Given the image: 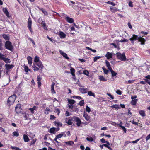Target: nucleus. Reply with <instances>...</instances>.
I'll list each match as a JSON object with an SVG mask.
<instances>
[{
    "mask_svg": "<svg viewBox=\"0 0 150 150\" xmlns=\"http://www.w3.org/2000/svg\"><path fill=\"white\" fill-rule=\"evenodd\" d=\"M139 114L142 117H144L146 116L145 111L144 110H140L139 112Z\"/></svg>",
    "mask_w": 150,
    "mask_h": 150,
    "instance_id": "obj_20",
    "label": "nucleus"
},
{
    "mask_svg": "<svg viewBox=\"0 0 150 150\" xmlns=\"http://www.w3.org/2000/svg\"><path fill=\"white\" fill-rule=\"evenodd\" d=\"M137 101L138 99H135L134 100H132L131 102V103L133 105H135L137 103Z\"/></svg>",
    "mask_w": 150,
    "mask_h": 150,
    "instance_id": "obj_27",
    "label": "nucleus"
},
{
    "mask_svg": "<svg viewBox=\"0 0 150 150\" xmlns=\"http://www.w3.org/2000/svg\"><path fill=\"white\" fill-rule=\"evenodd\" d=\"M101 58V57L100 56H96L94 58L93 61L95 62Z\"/></svg>",
    "mask_w": 150,
    "mask_h": 150,
    "instance_id": "obj_43",
    "label": "nucleus"
},
{
    "mask_svg": "<svg viewBox=\"0 0 150 150\" xmlns=\"http://www.w3.org/2000/svg\"><path fill=\"white\" fill-rule=\"evenodd\" d=\"M27 60L28 61V64L30 65L31 66L32 63V59L31 57L30 56H28L27 57Z\"/></svg>",
    "mask_w": 150,
    "mask_h": 150,
    "instance_id": "obj_13",
    "label": "nucleus"
},
{
    "mask_svg": "<svg viewBox=\"0 0 150 150\" xmlns=\"http://www.w3.org/2000/svg\"><path fill=\"white\" fill-rule=\"evenodd\" d=\"M98 77L99 80L100 81H107L106 79L103 76L101 75L99 76Z\"/></svg>",
    "mask_w": 150,
    "mask_h": 150,
    "instance_id": "obj_22",
    "label": "nucleus"
},
{
    "mask_svg": "<svg viewBox=\"0 0 150 150\" xmlns=\"http://www.w3.org/2000/svg\"><path fill=\"white\" fill-rule=\"evenodd\" d=\"M34 61L36 63L39 61H40L39 60V57L38 56H36L35 57Z\"/></svg>",
    "mask_w": 150,
    "mask_h": 150,
    "instance_id": "obj_36",
    "label": "nucleus"
},
{
    "mask_svg": "<svg viewBox=\"0 0 150 150\" xmlns=\"http://www.w3.org/2000/svg\"><path fill=\"white\" fill-rule=\"evenodd\" d=\"M79 90L80 92L82 93H86L87 92L86 89L79 88Z\"/></svg>",
    "mask_w": 150,
    "mask_h": 150,
    "instance_id": "obj_25",
    "label": "nucleus"
},
{
    "mask_svg": "<svg viewBox=\"0 0 150 150\" xmlns=\"http://www.w3.org/2000/svg\"><path fill=\"white\" fill-rule=\"evenodd\" d=\"M103 145L104 146H105V147H107L108 149H109L110 150L111 149V148L109 146H108L107 144H104Z\"/></svg>",
    "mask_w": 150,
    "mask_h": 150,
    "instance_id": "obj_60",
    "label": "nucleus"
},
{
    "mask_svg": "<svg viewBox=\"0 0 150 150\" xmlns=\"http://www.w3.org/2000/svg\"><path fill=\"white\" fill-rule=\"evenodd\" d=\"M35 65L38 66L39 68L42 69L43 68L44 66L43 65L41 61L39 62L36 63H35Z\"/></svg>",
    "mask_w": 150,
    "mask_h": 150,
    "instance_id": "obj_11",
    "label": "nucleus"
},
{
    "mask_svg": "<svg viewBox=\"0 0 150 150\" xmlns=\"http://www.w3.org/2000/svg\"><path fill=\"white\" fill-rule=\"evenodd\" d=\"M36 140H37L36 139H32V141L30 143V145H31L34 144L35 143V142Z\"/></svg>",
    "mask_w": 150,
    "mask_h": 150,
    "instance_id": "obj_49",
    "label": "nucleus"
},
{
    "mask_svg": "<svg viewBox=\"0 0 150 150\" xmlns=\"http://www.w3.org/2000/svg\"><path fill=\"white\" fill-rule=\"evenodd\" d=\"M16 97V96L14 94H13L9 97L7 101V103L9 105H11L13 104Z\"/></svg>",
    "mask_w": 150,
    "mask_h": 150,
    "instance_id": "obj_3",
    "label": "nucleus"
},
{
    "mask_svg": "<svg viewBox=\"0 0 150 150\" xmlns=\"http://www.w3.org/2000/svg\"><path fill=\"white\" fill-rule=\"evenodd\" d=\"M41 24L42 25V26L43 27L44 29L45 30H47V26L46 25V24L44 21H42L41 23Z\"/></svg>",
    "mask_w": 150,
    "mask_h": 150,
    "instance_id": "obj_23",
    "label": "nucleus"
},
{
    "mask_svg": "<svg viewBox=\"0 0 150 150\" xmlns=\"http://www.w3.org/2000/svg\"><path fill=\"white\" fill-rule=\"evenodd\" d=\"M23 137L24 140L25 142H27L29 141V138L27 135L24 134L23 135Z\"/></svg>",
    "mask_w": 150,
    "mask_h": 150,
    "instance_id": "obj_21",
    "label": "nucleus"
},
{
    "mask_svg": "<svg viewBox=\"0 0 150 150\" xmlns=\"http://www.w3.org/2000/svg\"><path fill=\"white\" fill-rule=\"evenodd\" d=\"M105 63L106 64V66L107 67L108 69L110 71H111V70H112V69L110 65L109 62L108 61H107V60L106 61Z\"/></svg>",
    "mask_w": 150,
    "mask_h": 150,
    "instance_id": "obj_16",
    "label": "nucleus"
},
{
    "mask_svg": "<svg viewBox=\"0 0 150 150\" xmlns=\"http://www.w3.org/2000/svg\"><path fill=\"white\" fill-rule=\"evenodd\" d=\"M86 139L89 142H92L93 141V139L92 137H90V138L87 137Z\"/></svg>",
    "mask_w": 150,
    "mask_h": 150,
    "instance_id": "obj_50",
    "label": "nucleus"
},
{
    "mask_svg": "<svg viewBox=\"0 0 150 150\" xmlns=\"http://www.w3.org/2000/svg\"><path fill=\"white\" fill-rule=\"evenodd\" d=\"M107 94L109 96H110L112 99H114V97H113V96H112V95H111V94H110V93H107Z\"/></svg>",
    "mask_w": 150,
    "mask_h": 150,
    "instance_id": "obj_62",
    "label": "nucleus"
},
{
    "mask_svg": "<svg viewBox=\"0 0 150 150\" xmlns=\"http://www.w3.org/2000/svg\"><path fill=\"white\" fill-rule=\"evenodd\" d=\"M131 7H132L133 6V4H132V2L130 1L129 4H128Z\"/></svg>",
    "mask_w": 150,
    "mask_h": 150,
    "instance_id": "obj_59",
    "label": "nucleus"
},
{
    "mask_svg": "<svg viewBox=\"0 0 150 150\" xmlns=\"http://www.w3.org/2000/svg\"><path fill=\"white\" fill-rule=\"evenodd\" d=\"M25 71L26 72H28L29 71H30V70L28 69V67L26 66H25L24 67Z\"/></svg>",
    "mask_w": 150,
    "mask_h": 150,
    "instance_id": "obj_44",
    "label": "nucleus"
},
{
    "mask_svg": "<svg viewBox=\"0 0 150 150\" xmlns=\"http://www.w3.org/2000/svg\"><path fill=\"white\" fill-rule=\"evenodd\" d=\"M15 110L17 113H20L22 110L21 105L20 104H17L16 106Z\"/></svg>",
    "mask_w": 150,
    "mask_h": 150,
    "instance_id": "obj_5",
    "label": "nucleus"
},
{
    "mask_svg": "<svg viewBox=\"0 0 150 150\" xmlns=\"http://www.w3.org/2000/svg\"><path fill=\"white\" fill-rule=\"evenodd\" d=\"M59 35L60 38H61L65 37L66 36V35L62 32H61L60 33Z\"/></svg>",
    "mask_w": 150,
    "mask_h": 150,
    "instance_id": "obj_29",
    "label": "nucleus"
},
{
    "mask_svg": "<svg viewBox=\"0 0 150 150\" xmlns=\"http://www.w3.org/2000/svg\"><path fill=\"white\" fill-rule=\"evenodd\" d=\"M55 125L57 126L58 127H61L62 125V124L59 122H55Z\"/></svg>",
    "mask_w": 150,
    "mask_h": 150,
    "instance_id": "obj_35",
    "label": "nucleus"
},
{
    "mask_svg": "<svg viewBox=\"0 0 150 150\" xmlns=\"http://www.w3.org/2000/svg\"><path fill=\"white\" fill-rule=\"evenodd\" d=\"M83 74L88 76H89V74L88 71L86 70H84L83 71Z\"/></svg>",
    "mask_w": 150,
    "mask_h": 150,
    "instance_id": "obj_37",
    "label": "nucleus"
},
{
    "mask_svg": "<svg viewBox=\"0 0 150 150\" xmlns=\"http://www.w3.org/2000/svg\"><path fill=\"white\" fill-rule=\"evenodd\" d=\"M37 108V107L36 106H34L32 108H29V110H30L32 114H33L34 113V110H35Z\"/></svg>",
    "mask_w": 150,
    "mask_h": 150,
    "instance_id": "obj_17",
    "label": "nucleus"
},
{
    "mask_svg": "<svg viewBox=\"0 0 150 150\" xmlns=\"http://www.w3.org/2000/svg\"><path fill=\"white\" fill-rule=\"evenodd\" d=\"M56 136L58 139L61 138L62 137L61 133L59 134L58 135H56Z\"/></svg>",
    "mask_w": 150,
    "mask_h": 150,
    "instance_id": "obj_55",
    "label": "nucleus"
},
{
    "mask_svg": "<svg viewBox=\"0 0 150 150\" xmlns=\"http://www.w3.org/2000/svg\"><path fill=\"white\" fill-rule=\"evenodd\" d=\"M83 116L86 120L87 121L89 120L90 119V117L89 116H88V114L86 113V114L84 112L83 115Z\"/></svg>",
    "mask_w": 150,
    "mask_h": 150,
    "instance_id": "obj_14",
    "label": "nucleus"
},
{
    "mask_svg": "<svg viewBox=\"0 0 150 150\" xmlns=\"http://www.w3.org/2000/svg\"><path fill=\"white\" fill-rule=\"evenodd\" d=\"M105 57H106L108 59H109L110 58L112 57V55L111 53L108 52L105 55Z\"/></svg>",
    "mask_w": 150,
    "mask_h": 150,
    "instance_id": "obj_15",
    "label": "nucleus"
},
{
    "mask_svg": "<svg viewBox=\"0 0 150 150\" xmlns=\"http://www.w3.org/2000/svg\"><path fill=\"white\" fill-rule=\"evenodd\" d=\"M106 3L110 4H111L112 6H115V3H114L113 2L108 1V2H106Z\"/></svg>",
    "mask_w": 150,
    "mask_h": 150,
    "instance_id": "obj_46",
    "label": "nucleus"
},
{
    "mask_svg": "<svg viewBox=\"0 0 150 150\" xmlns=\"http://www.w3.org/2000/svg\"><path fill=\"white\" fill-rule=\"evenodd\" d=\"M131 122H132V124H134L135 125H138V123L135 122L134 121V120H132V121H131Z\"/></svg>",
    "mask_w": 150,
    "mask_h": 150,
    "instance_id": "obj_63",
    "label": "nucleus"
},
{
    "mask_svg": "<svg viewBox=\"0 0 150 150\" xmlns=\"http://www.w3.org/2000/svg\"><path fill=\"white\" fill-rule=\"evenodd\" d=\"M144 80L145 81V82L147 83L149 85H150V81L147 79H144Z\"/></svg>",
    "mask_w": 150,
    "mask_h": 150,
    "instance_id": "obj_57",
    "label": "nucleus"
},
{
    "mask_svg": "<svg viewBox=\"0 0 150 150\" xmlns=\"http://www.w3.org/2000/svg\"><path fill=\"white\" fill-rule=\"evenodd\" d=\"M120 127H121L122 129L124 131L125 133H126V129L123 126L120 125Z\"/></svg>",
    "mask_w": 150,
    "mask_h": 150,
    "instance_id": "obj_48",
    "label": "nucleus"
},
{
    "mask_svg": "<svg viewBox=\"0 0 150 150\" xmlns=\"http://www.w3.org/2000/svg\"><path fill=\"white\" fill-rule=\"evenodd\" d=\"M59 52L63 56V57H64L65 58L67 59H68L69 58L67 56V54L64 52L63 51H62L61 50H59Z\"/></svg>",
    "mask_w": 150,
    "mask_h": 150,
    "instance_id": "obj_7",
    "label": "nucleus"
},
{
    "mask_svg": "<svg viewBox=\"0 0 150 150\" xmlns=\"http://www.w3.org/2000/svg\"><path fill=\"white\" fill-rule=\"evenodd\" d=\"M143 37H139L138 35L135 34L132 35V37L130 38V40L131 41L132 43H133V41L134 40H138L139 42H141V44L144 45L145 43L146 40L143 38Z\"/></svg>",
    "mask_w": 150,
    "mask_h": 150,
    "instance_id": "obj_1",
    "label": "nucleus"
},
{
    "mask_svg": "<svg viewBox=\"0 0 150 150\" xmlns=\"http://www.w3.org/2000/svg\"><path fill=\"white\" fill-rule=\"evenodd\" d=\"M12 149H14L15 150H22L19 148L16 147H11Z\"/></svg>",
    "mask_w": 150,
    "mask_h": 150,
    "instance_id": "obj_53",
    "label": "nucleus"
},
{
    "mask_svg": "<svg viewBox=\"0 0 150 150\" xmlns=\"http://www.w3.org/2000/svg\"><path fill=\"white\" fill-rule=\"evenodd\" d=\"M110 9L111 11L113 12H115L116 11V9L115 8L113 7H111L110 8Z\"/></svg>",
    "mask_w": 150,
    "mask_h": 150,
    "instance_id": "obj_40",
    "label": "nucleus"
},
{
    "mask_svg": "<svg viewBox=\"0 0 150 150\" xmlns=\"http://www.w3.org/2000/svg\"><path fill=\"white\" fill-rule=\"evenodd\" d=\"M88 94L89 96H92L95 97V94L94 93H93L91 91H90L88 92Z\"/></svg>",
    "mask_w": 150,
    "mask_h": 150,
    "instance_id": "obj_30",
    "label": "nucleus"
},
{
    "mask_svg": "<svg viewBox=\"0 0 150 150\" xmlns=\"http://www.w3.org/2000/svg\"><path fill=\"white\" fill-rule=\"evenodd\" d=\"M5 66L6 69L8 70L11 69H12L14 66L13 65L7 64H5Z\"/></svg>",
    "mask_w": 150,
    "mask_h": 150,
    "instance_id": "obj_18",
    "label": "nucleus"
},
{
    "mask_svg": "<svg viewBox=\"0 0 150 150\" xmlns=\"http://www.w3.org/2000/svg\"><path fill=\"white\" fill-rule=\"evenodd\" d=\"M34 70L35 71H37L39 70V68L36 66V65L33 64V66L32 67Z\"/></svg>",
    "mask_w": 150,
    "mask_h": 150,
    "instance_id": "obj_34",
    "label": "nucleus"
},
{
    "mask_svg": "<svg viewBox=\"0 0 150 150\" xmlns=\"http://www.w3.org/2000/svg\"><path fill=\"white\" fill-rule=\"evenodd\" d=\"M55 131V128H52L50 129V132L51 133L54 134Z\"/></svg>",
    "mask_w": 150,
    "mask_h": 150,
    "instance_id": "obj_38",
    "label": "nucleus"
},
{
    "mask_svg": "<svg viewBox=\"0 0 150 150\" xmlns=\"http://www.w3.org/2000/svg\"><path fill=\"white\" fill-rule=\"evenodd\" d=\"M3 11L4 13L9 18L10 17L9 13L6 8H3Z\"/></svg>",
    "mask_w": 150,
    "mask_h": 150,
    "instance_id": "obj_10",
    "label": "nucleus"
},
{
    "mask_svg": "<svg viewBox=\"0 0 150 150\" xmlns=\"http://www.w3.org/2000/svg\"><path fill=\"white\" fill-rule=\"evenodd\" d=\"M3 38L6 40H8L10 38V36L8 34H3L2 35Z\"/></svg>",
    "mask_w": 150,
    "mask_h": 150,
    "instance_id": "obj_12",
    "label": "nucleus"
},
{
    "mask_svg": "<svg viewBox=\"0 0 150 150\" xmlns=\"http://www.w3.org/2000/svg\"><path fill=\"white\" fill-rule=\"evenodd\" d=\"M13 135L14 136L18 137L19 136V134L18 132L15 131L13 133Z\"/></svg>",
    "mask_w": 150,
    "mask_h": 150,
    "instance_id": "obj_41",
    "label": "nucleus"
},
{
    "mask_svg": "<svg viewBox=\"0 0 150 150\" xmlns=\"http://www.w3.org/2000/svg\"><path fill=\"white\" fill-rule=\"evenodd\" d=\"M6 63L8 64L10 63V59L8 58L4 57V59L3 60Z\"/></svg>",
    "mask_w": 150,
    "mask_h": 150,
    "instance_id": "obj_24",
    "label": "nucleus"
},
{
    "mask_svg": "<svg viewBox=\"0 0 150 150\" xmlns=\"http://www.w3.org/2000/svg\"><path fill=\"white\" fill-rule=\"evenodd\" d=\"M110 71L111 73L112 77H114L117 74V73L115 72L112 69Z\"/></svg>",
    "mask_w": 150,
    "mask_h": 150,
    "instance_id": "obj_33",
    "label": "nucleus"
},
{
    "mask_svg": "<svg viewBox=\"0 0 150 150\" xmlns=\"http://www.w3.org/2000/svg\"><path fill=\"white\" fill-rule=\"evenodd\" d=\"M4 46L6 48L11 51H12L13 50V47L12 45V43L9 41H6L5 42Z\"/></svg>",
    "mask_w": 150,
    "mask_h": 150,
    "instance_id": "obj_4",
    "label": "nucleus"
},
{
    "mask_svg": "<svg viewBox=\"0 0 150 150\" xmlns=\"http://www.w3.org/2000/svg\"><path fill=\"white\" fill-rule=\"evenodd\" d=\"M74 121L77 122L76 124L77 126H79L80 125V124L81 122L80 119L77 117H74Z\"/></svg>",
    "mask_w": 150,
    "mask_h": 150,
    "instance_id": "obj_8",
    "label": "nucleus"
},
{
    "mask_svg": "<svg viewBox=\"0 0 150 150\" xmlns=\"http://www.w3.org/2000/svg\"><path fill=\"white\" fill-rule=\"evenodd\" d=\"M65 143L67 145L71 146L74 144V142L73 141H70L66 142Z\"/></svg>",
    "mask_w": 150,
    "mask_h": 150,
    "instance_id": "obj_26",
    "label": "nucleus"
},
{
    "mask_svg": "<svg viewBox=\"0 0 150 150\" xmlns=\"http://www.w3.org/2000/svg\"><path fill=\"white\" fill-rule=\"evenodd\" d=\"M116 93H117L119 95H120L122 94L121 91L119 90H117L116 91Z\"/></svg>",
    "mask_w": 150,
    "mask_h": 150,
    "instance_id": "obj_58",
    "label": "nucleus"
},
{
    "mask_svg": "<svg viewBox=\"0 0 150 150\" xmlns=\"http://www.w3.org/2000/svg\"><path fill=\"white\" fill-rule=\"evenodd\" d=\"M4 57V55L1 53H0V60H3Z\"/></svg>",
    "mask_w": 150,
    "mask_h": 150,
    "instance_id": "obj_45",
    "label": "nucleus"
},
{
    "mask_svg": "<svg viewBox=\"0 0 150 150\" xmlns=\"http://www.w3.org/2000/svg\"><path fill=\"white\" fill-rule=\"evenodd\" d=\"M73 97L74 99L76 98V99H78L79 100L82 99V98L81 97L79 96H73Z\"/></svg>",
    "mask_w": 150,
    "mask_h": 150,
    "instance_id": "obj_39",
    "label": "nucleus"
},
{
    "mask_svg": "<svg viewBox=\"0 0 150 150\" xmlns=\"http://www.w3.org/2000/svg\"><path fill=\"white\" fill-rule=\"evenodd\" d=\"M71 73L72 74V75L73 76H75V70L73 68H71L70 69Z\"/></svg>",
    "mask_w": 150,
    "mask_h": 150,
    "instance_id": "obj_31",
    "label": "nucleus"
},
{
    "mask_svg": "<svg viewBox=\"0 0 150 150\" xmlns=\"http://www.w3.org/2000/svg\"><path fill=\"white\" fill-rule=\"evenodd\" d=\"M68 101L69 103L71 105L74 104L75 102V101L73 99H68Z\"/></svg>",
    "mask_w": 150,
    "mask_h": 150,
    "instance_id": "obj_28",
    "label": "nucleus"
},
{
    "mask_svg": "<svg viewBox=\"0 0 150 150\" xmlns=\"http://www.w3.org/2000/svg\"><path fill=\"white\" fill-rule=\"evenodd\" d=\"M84 101L83 100H82L80 101L79 103V104L81 106H82L84 105Z\"/></svg>",
    "mask_w": 150,
    "mask_h": 150,
    "instance_id": "obj_47",
    "label": "nucleus"
},
{
    "mask_svg": "<svg viewBox=\"0 0 150 150\" xmlns=\"http://www.w3.org/2000/svg\"><path fill=\"white\" fill-rule=\"evenodd\" d=\"M55 85V83H52V85H51V92L52 93L54 94L55 93V92L54 91V86Z\"/></svg>",
    "mask_w": 150,
    "mask_h": 150,
    "instance_id": "obj_19",
    "label": "nucleus"
},
{
    "mask_svg": "<svg viewBox=\"0 0 150 150\" xmlns=\"http://www.w3.org/2000/svg\"><path fill=\"white\" fill-rule=\"evenodd\" d=\"M140 139H138L135 141H133L132 142H131V143H136L138 141H139V140Z\"/></svg>",
    "mask_w": 150,
    "mask_h": 150,
    "instance_id": "obj_56",
    "label": "nucleus"
},
{
    "mask_svg": "<svg viewBox=\"0 0 150 150\" xmlns=\"http://www.w3.org/2000/svg\"><path fill=\"white\" fill-rule=\"evenodd\" d=\"M3 44L1 42V39H0V50H3Z\"/></svg>",
    "mask_w": 150,
    "mask_h": 150,
    "instance_id": "obj_52",
    "label": "nucleus"
},
{
    "mask_svg": "<svg viewBox=\"0 0 150 150\" xmlns=\"http://www.w3.org/2000/svg\"><path fill=\"white\" fill-rule=\"evenodd\" d=\"M150 139V134L148 135L146 138V141H147Z\"/></svg>",
    "mask_w": 150,
    "mask_h": 150,
    "instance_id": "obj_64",
    "label": "nucleus"
},
{
    "mask_svg": "<svg viewBox=\"0 0 150 150\" xmlns=\"http://www.w3.org/2000/svg\"><path fill=\"white\" fill-rule=\"evenodd\" d=\"M128 40L127 39H124L123 40H120V42H128Z\"/></svg>",
    "mask_w": 150,
    "mask_h": 150,
    "instance_id": "obj_51",
    "label": "nucleus"
},
{
    "mask_svg": "<svg viewBox=\"0 0 150 150\" xmlns=\"http://www.w3.org/2000/svg\"><path fill=\"white\" fill-rule=\"evenodd\" d=\"M67 123L69 125H72V120L69 119L68 120V121L67 122Z\"/></svg>",
    "mask_w": 150,
    "mask_h": 150,
    "instance_id": "obj_54",
    "label": "nucleus"
},
{
    "mask_svg": "<svg viewBox=\"0 0 150 150\" xmlns=\"http://www.w3.org/2000/svg\"><path fill=\"white\" fill-rule=\"evenodd\" d=\"M31 25H32V20L31 18L29 17L28 21V28L29 29L30 31L32 32V28H31Z\"/></svg>",
    "mask_w": 150,
    "mask_h": 150,
    "instance_id": "obj_6",
    "label": "nucleus"
},
{
    "mask_svg": "<svg viewBox=\"0 0 150 150\" xmlns=\"http://www.w3.org/2000/svg\"><path fill=\"white\" fill-rule=\"evenodd\" d=\"M111 108H115L117 109L120 108V107L119 105L117 104L113 105L111 106Z\"/></svg>",
    "mask_w": 150,
    "mask_h": 150,
    "instance_id": "obj_32",
    "label": "nucleus"
},
{
    "mask_svg": "<svg viewBox=\"0 0 150 150\" xmlns=\"http://www.w3.org/2000/svg\"><path fill=\"white\" fill-rule=\"evenodd\" d=\"M109 72V70L107 69H106L104 71V73L105 74H108Z\"/></svg>",
    "mask_w": 150,
    "mask_h": 150,
    "instance_id": "obj_61",
    "label": "nucleus"
},
{
    "mask_svg": "<svg viewBox=\"0 0 150 150\" xmlns=\"http://www.w3.org/2000/svg\"><path fill=\"white\" fill-rule=\"evenodd\" d=\"M86 110L88 113L90 112L91 111L90 108L87 105L86 106Z\"/></svg>",
    "mask_w": 150,
    "mask_h": 150,
    "instance_id": "obj_42",
    "label": "nucleus"
},
{
    "mask_svg": "<svg viewBox=\"0 0 150 150\" xmlns=\"http://www.w3.org/2000/svg\"><path fill=\"white\" fill-rule=\"evenodd\" d=\"M116 55L117 58L121 61H125L127 59L125 53L121 54L120 52H117L116 53Z\"/></svg>",
    "mask_w": 150,
    "mask_h": 150,
    "instance_id": "obj_2",
    "label": "nucleus"
},
{
    "mask_svg": "<svg viewBox=\"0 0 150 150\" xmlns=\"http://www.w3.org/2000/svg\"><path fill=\"white\" fill-rule=\"evenodd\" d=\"M65 19H66V21L70 23H72L74 22V21L73 19L72 18H70L69 17H66L65 18Z\"/></svg>",
    "mask_w": 150,
    "mask_h": 150,
    "instance_id": "obj_9",
    "label": "nucleus"
}]
</instances>
